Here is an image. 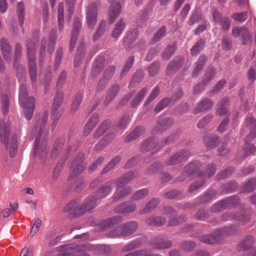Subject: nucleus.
I'll return each mask as SVG.
<instances>
[{"label":"nucleus","mask_w":256,"mask_h":256,"mask_svg":"<svg viewBox=\"0 0 256 256\" xmlns=\"http://www.w3.org/2000/svg\"><path fill=\"white\" fill-rule=\"evenodd\" d=\"M48 112H44L38 114L35 118L34 128L38 130V133L34 140L33 155L38 154L40 158L46 156L48 151L42 131L48 121Z\"/></svg>","instance_id":"1"},{"label":"nucleus","mask_w":256,"mask_h":256,"mask_svg":"<svg viewBox=\"0 0 256 256\" xmlns=\"http://www.w3.org/2000/svg\"><path fill=\"white\" fill-rule=\"evenodd\" d=\"M98 198L93 196L88 198L85 203L82 205L76 206L74 208L76 204V200H72L69 202L64 208V212H68L74 208V214L76 216L82 214L86 212H90L95 208L97 205V200Z\"/></svg>","instance_id":"2"},{"label":"nucleus","mask_w":256,"mask_h":256,"mask_svg":"<svg viewBox=\"0 0 256 256\" xmlns=\"http://www.w3.org/2000/svg\"><path fill=\"white\" fill-rule=\"evenodd\" d=\"M28 92L24 85H21L20 88L19 100L22 106L24 108V116L28 120L32 118V104L30 100H28Z\"/></svg>","instance_id":"3"},{"label":"nucleus","mask_w":256,"mask_h":256,"mask_svg":"<svg viewBox=\"0 0 256 256\" xmlns=\"http://www.w3.org/2000/svg\"><path fill=\"white\" fill-rule=\"evenodd\" d=\"M202 164L198 160L192 161L188 163L184 168L178 180L182 182L190 179V176L194 174L202 166Z\"/></svg>","instance_id":"4"},{"label":"nucleus","mask_w":256,"mask_h":256,"mask_svg":"<svg viewBox=\"0 0 256 256\" xmlns=\"http://www.w3.org/2000/svg\"><path fill=\"white\" fill-rule=\"evenodd\" d=\"M192 153L188 148L180 150L166 160V166H174L186 161L191 156Z\"/></svg>","instance_id":"5"},{"label":"nucleus","mask_w":256,"mask_h":256,"mask_svg":"<svg viewBox=\"0 0 256 256\" xmlns=\"http://www.w3.org/2000/svg\"><path fill=\"white\" fill-rule=\"evenodd\" d=\"M84 159V154L82 153L78 154L75 157L70 166L72 170L70 174V178L76 176L86 169V163L85 162Z\"/></svg>","instance_id":"6"},{"label":"nucleus","mask_w":256,"mask_h":256,"mask_svg":"<svg viewBox=\"0 0 256 256\" xmlns=\"http://www.w3.org/2000/svg\"><path fill=\"white\" fill-rule=\"evenodd\" d=\"M138 228V224L136 221H130L122 224L120 228L121 232H114L112 236L119 237L128 236L133 234Z\"/></svg>","instance_id":"7"},{"label":"nucleus","mask_w":256,"mask_h":256,"mask_svg":"<svg viewBox=\"0 0 256 256\" xmlns=\"http://www.w3.org/2000/svg\"><path fill=\"white\" fill-rule=\"evenodd\" d=\"M184 62V57L178 56L174 57L167 65L166 74L170 76L174 74L182 66Z\"/></svg>","instance_id":"8"},{"label":"nucleus","mask_w":256,"mask_h":256,"mask_svg":"<svg viewBox=\"0 0 256 256\" xmlns=\"http://www.w3.org/2000/svg\"><path fill=\"white\" fill-rule=\"evenodd\" d=\"M174 122V118L171 117L158 118L156 126L152 130L153 132H162L170 128L173 126Z\"/></svg>","instance_id":"9"},{"label":"nucleus","mask_w":256,"mask_h":256,"mask_svg":"<svg viewBox=\"0 0 256 256\" xmlns=\"http://www.w3.org/2000/svg\"><path fill=\"white\" fill-rule=\"evenodd\" d=\"M116 180L113 179L102 184L96 191L97 197L98 198H104L109 196L112 192Z\"/></svg>","instance_id":"10"},{"label":"nucleus","mask_w":256,"mask_h":256,"mask_svg":"<svg viewBox=\"0 0 256 256\" xmlns=\"http://www.w3.org/2000/svg\"><path fill=\"white\" fill-rule=\"evenodd\" d=\"M214 102L208 98H204L200 100L193 109V113L198 114L211 110L214 106Z\"/></svg>","instance_id":"11"},{"label":"nucleus","mask_w":256,"mask_h":256,"mask_svg":"<svg viewBox=\"0 0 256 256\" xmlns=\"http://www.w3.org/2000/svg\"><path fill=\"white\" fill-rule=\"evenodd\" d=\"M250 218V216L248 214L236 213L230 211L225 212L222 216V219L224 220H235L241 222L242 224H244L246 222H248Z\"/></svg>","instance_id":"12"},{"label":"nucleus","mask_w":256,"mask_h":256,"mask_svg":"<svg viewBox=\"0 0 256 256\" xmlns=\"http://www.w3.org/2000/svg\"><path fill=\"white\" fill-rule=\"evenodd\" d=\"M98 14L97 6L92 3L89 5L86 15V21L89 28L93 29L96 22Z\"/></svg>","instance_id":"13"},{"label":"nucleus","mask_w":256,"mask_h":256,"mask_svg":"<svg viewBox=\"0 0 256 256\" xmlns=\"http://www.w3.org/2000/svg\"><path fill=\"white\" fill-rule=\"evenodd\" d=\"M136 210V204L132 201H126L117 206L115 212L120 214H129L134 212Z\"/></svg>","instance_id":"14"},{"label":"nucleus","mask_w":256,"mask_h":256,"mask_svg":"<svg viewBox=\"0 0 256 256\" xmlns=\"http://www.w3.org/2000/svg\"><path fill=\"white\" fill-rule=\"evenodd\" d=\"M255 242L254 237L251 235H247L242 238L237 245L238 251H246L250 250Z\"/></svg>","instance_id":"15"},{"label":"nucleus","mask_w":256,"mask_h":256,"mask_svg":"<svg viewBox=\"0 0 256 256\" xmlns=\"http://www.w3.org/2000/svg\"><path fill=\"white\" fill-rule=\"evenodd\" d=\"M246 128L250 131V134L246 137V140H252L256 136V120L250 115H248L246 120Z\"/></svg>","instance_id":"16"},{"label":"nucleus","mask_w":256,"mask_h":256,"mask_svg":"<svg viewBox=\"0 0 256 256\" xmlns=\"http://www.w3.org/2000/svg\"><path fill=\"white\" fill-rule=\"evenodd\" d=\"M105 58L103 56H98L93 64L90 76L92 78H96L100 72L104 64Z\"/></svg>","instance_id":"17"},{"label":"nucleus","mask_w":256,"mask_h":256,"mask_svg":"<svg viewBox=\"0 0 256 256\" xmlns=\"http://www.w3.org/2000/svg\"><path fill=\"white\" fill-rule=\"evenodd\" d=\"M10 124L7 122L4 123L3 120H0V141L5 144L7 148L8 144Z\"/></svg>","instance_id":"18"},{"label":"nucleus","mask_w":256,"mask_h":256,"mask_svg":"<svg viewBox=\"0 0 256 256\" xmlns=\"http://www.w3.org/2000/svg\"><path fill=\"white\" fill-rule=\"evenodd\" d=\"M164 236H158L154 238L152 240V243L157 249L168 248L171 247L172 242L171 240H166Z\"/></svg>","instance_id":"19"},{"label":"nucleus","mask_w":256,"mask_h":256,"mask_svg":"<svg viewBox=\"0 0 256 256\" xmlns=\"http://www.w3.org/2000/svg\"><path fill=\"white\" fill-rule=\"evenodd\" d=\"M239 232L240 226L238 225H230L221 228L217 230V233H218L221 240L226 236L234 235Z\"/></svg>","instance_id":"20"},{"label":"nucleus","mask_w":256,"mask_h":256,"mask_svg":"<svg viewBox=\"0 0 256 256\" xmlns=\"http://www.w3.org/2000/svg\"><path fill=\"white\" fill-rule=\"evenodd\" d=\"M0 44L3 57L7 62H9L12 58V48L8 41L3 38L0 40Z\"/></svg>","instance_id":"21"},{"label":"nucleus","mask_w":256,"mask_h":256,"mask_svg":"<svg viewBox=\"0 0 256 256\" xmlns=\"http://www.w3.org/2000/svg\"><path fill=\"white\" fill-rule=\"evenodd\" d=\"M119 91L120 86L118 84H114L110 87L104 100V106H108L116 96Z\"/></svg>","instance_id":"22"},{"label":"nucleus","mask_w":256,"mask_h":256,"mask_svg":"<svg viewBox=\"0 0 256 256\" xmlns=\"http://www.w3.org/2000/svg\"><path fill=\"white\" fill-rule=\"evenodd\" d=\"M121 12V6L120 2L114 1L111 2L109 10V19L110 22H114L118 17Z\"/></svg>","instance_id":"23"},{"label":"nucleus","mask_w":256,"mask_h":256,"mask_svg":"<svg viewBox=\"0 0 256 256\" xmlns=\"http://www.w3.org/2000/svg\"><path fill=\"white\" fill-rule=\"evenodd\" d=\"M229 100L227 98H222L218 104V108L215 112L216 116H227L228 114Z\"/></svg>","instance_id":"24"},{"label":"nucleus","mask_w":256,"mask_h":256,"mask_svg":"<svg viewBox=\"0 0 256 256\" xmlns=\"http://www.w3.org/2000/svg\"><path fill=\"white\" fill-rule=\"evenodd\" d=\"M134 172L130 171L116 180V183L118 188H122L128 184L134 178Z\"/></svg>","instance_id":"25"},{"label":"nucleus","mask_w":256,"mask_h":256,"mask_svg":"<svg viewBox=\"0 0 256 256\" xmlns=\"http://www.w3.org/2000/svg\"><path fill=\"white\" fill-rule=\"evenodd\" d=\"M145 132L146 128L142 126H138L126 136L124 142L126 143L130 142L144 134Z\"/></svg>","instance_id":"26"},{"label":"nucleus","mask_w":256,"mask_h":256,"mask_svg":"<svg viewBox=\"0 0 256 256\" xmlns=\"http://www.w3.org/2000/svg\"><path fill=\"white\" fill-rule=\"evenodd\" d=\"M90 246L89 244L74 246L71 244L62 245L58 247L60 251H66L68 250H74L76 252H81L90 250Z\"/></svg>","instance_id":"27"},{"label":"nucleus","mask_w":256,"mask_h":256,"mask_svg":"<svg viewBox=\"0 0 256 256\" xmlns=\"http://www.w3.org/2000/svg\"><path fill=\"white\" fill-rule=\"evenodd\" d=\"M81 26L80 20L76 18L74 20V26L70 40V50L72 51L75 47L76 39L78 34L79 29Z\"/></svg>","instance_id":"28"},{"label":"nucleus","mask_w":256,"mask_h":256,"mask_svg":"<svg viewBox=\"0 0 256 256\" xmlns=\"http://www.w3.org/2000/svg\"><path fill=\"white\" fill-rule=\"evenodd\" d=\"M221 240L217 230L211 234L204 235L200 238V241L208 244L219 242Z\"/></svg>","instance_id":"29"},{"label":"nucleus","mask_w":256,"mask_h":256,"mask_svg":"<svg viewBox=\"0 0 256 256\" xmlns=\"http://www.w3.org/2000/svg\"><path fill=\"white\" fill-rule=\"evenodd\" d=\"M112 121L107 119L102 122L93 134L94 138L100 137L111 126Z\"/></svg>","instance_id":"30"},{"label":"nucleus","mask_w":256,"mask_h":256,"mask_svg":"<svg viewBox=\"0 0 256 256\" xmlns=\"http://www.w3.org/2000/svg\"><path fill=\"white\" fill-rule=\"evenodd\" d=\"M206 182V178L204 177L203 172H199L198 173V179L190 185L188 188V191L191 192H194V190L202 187Z\"/></svg>","instance_id":"31"},{"label":"nucleus","mask_w":256,"mask_h":256,"mask_svg":"<svg viewBox=\"0 0 256 256\" xmlns=\"http://www.w3.org/2000/svg\"><path fill=\"white\" fill-rule=\"evenodd\" d=\"M122 221V218L120 216H116L113 218L103 221L101 226L103 228H111L120 224Z\"/></svg>","instance_id":"32"},{"label":"nucleus","mask_w":256,"mask_h":256,"mask_svg":"<svg viewBox=\"0 0 256 256\" xmlns=\"http://www.w3.org/2000/svg\"><path fill=\"white\" fill-rule=\"evenodd\" d=\"M158 140L156 138H148L142 143L140 147V150L142 152H146L156 148Z\"/></svg>","instance_id":"33"},{"label":"nucleus","mask_w":256,"mask_h":256,"mask_svg":"<svg viewBox=\"0 0 256 256\" xmlns=\"http://www.w3.org/2000/svg\"><path fill=\"white\" fill-rule=\"evenodd\" d=\"M64 100V93L62 91H58L54 98L51 112H55L58 110Z\"/></svg>","instance_id":"34"},{"label":"nucleus","mask_w":256,"mask_h":256,"mask_svg":"<svg viewBox=\"0 0 256 256\" xmlns=\"http://www.w3.org/2000/svg\"><path fill=\"white\" fill-rule=\"evenodd\" d=\"M86 52V46L83 42H80L74 58V66H78L84 58Z\"/></svg>","instance_id":"35"},{"label":"nucleus","mask_w":256,"mask_h":256,"mask_svg":"<svg viewBox=\"0 0 256 256\" xmlns=\"http://www.w3.org/2000/svg\"><path fill=\"white\" fill-rule=\"evenodd\" d=\"M132 188L130 186H126L118 192H116L113 195L112 198L114 202H116L120 199L124 198L132 192Z\"/></svg>","instance_id":"36"},{"label":"nucleus","mask_w":256,"mask_h":256,"mask_svg":"<svg viewBox=\"0 0 256 256\" xmlns=\"http://www.w3.org/2000/svg\"><path fill=\"white\" fill-rule=\"evenodd\" d=\"M56 32V30H52L49 33L48 52L50 54H52L54 50L57 39Z\"/></svg>","instance_id":"37"},{"label":"nucleus","mask_w":256,"mask_h":256,"mask_svg":"<svg viewBox=\"0 0 256 256\" xmlns=\"http://www.w3.org/2000/svg\"><path fill=\"white\" fill-rule=\"evenodd\" d=\"M122 158L120 156H115L102 168L101 174H106L113 170L116 166L120 162Z\"/></svg>","instance_id":"38"},{"label":"nucleus","mask_w":256,"mask_h":256,"mask_svg":"<svg viewBox=\"0 0 256 256\" xmlns=\"http://www.w3.org/2000/svg\"><path fill=\"white\" fill-rule=\"evenodd\" d=\"M63 146L64 142L62 140H56L52 150L51 157L52 158L56 159L58 156L63 148Z\"/></svg>","instance_id":"39"},{"label":"nucleus","mask_w":256,"mask_h":256,"mask_svg":"<svg viewBox=\"0 0 256 256\" xmlns=\"http://www.w3.org/2000/svg\"><path fill=\"white\" fill-rule=\"evenodd\" d=\"M160 200L158 198H153L146 205L144 209L140 212V214L148 213L152 212L159 204Z\"/></svg>","instance_id":"40"},{"label":"nucleus","mask_w":256,"mask_h":256,"mask_svg":"<svg viewBox=\"0 0 256 256\" xmlns=\"http://www.w3.org/2000/svg\"><path fill=\"white\" fill-rule=\"evenodd\" d=\"M164 164L162 162H156L152 164L146 170V174L152 175L156 174L163 169Z\"/></svg>","instance_id":"41"},{"label":"nucleus","mask_w":256,"mask_h":256,"mask_svg":"<svg viewBox=\"0 0 256 256\" xmlns=\"http://www.w3.org/2000/svg\"><path fill=\"white\" fill-rule=\"evenodd\" d=\"M148 92V89L146 88H142L134 96L133 100L130 102L131 106L132 108L136 107L140 100L144 97Z\"/></svg>","instance_id":"42"},{"label":"nucleus","mask_w":256,"mask_h":256,"mask_svg":"<svg viewBox=\"0 0 256 256\" xmlns=\"http://www.w3.org/2000/svg\"><path fill=\"white\" fill-rule=\"evenodd\" d=\"M166 220L162 216H151L146 220V222L150 226H162L165 224Z\"/></svg>","instance_id":"43"},{"label":"nucleus","mask_w":256,"mask_h":256,"mask_svg":"<svg viewBox=\"0 0 256 256\" xmlns=\"http://www.w3.org/2000/svg\"><path fill=\"white\" fill-rule=\"evenodd\" d=\"M17 149V136L16 134H13L10 137V146L9 148V154L10 157L13 158L16 156Z\"/></svg>","instance_id":"44"},{"label":"nucleus","mask_w":256,"mask_h":256,"mask_svg":"<svg viewBox=\"0 0 256 256\" xmlns=\"http://www.w3.org/2000/svg\"><path fill=\"white\" fill-rule=\"evenodd\" d=\"M125 26L122 20V19L120 20L116 24L112 33V36L115 38H117L124 30Z\"/></svg>","instance_id":"45"},{"label":"nucleus","mask_w":256,"mask_h":256,"mask_svg":"<svg viewBox=\"0 0 256 256\" xmlns=\"http://www.w3.org/2000/svg\"><path fill=\"white\" fill-rule=\"evenodd\" d=\"M149 194V190L144 188L137 190L132 195V199L134 201H138L145 198Z\"/></svg>","instance_id":"46"},{"label":"nucleus","mask_w":256,"mask_h":256,"mask_svg":"<svg viewBox=\"0 0 256 256\" xmlns=\"http://www.w3.org/2000/svg\"><path fill=\"white\" fill-rule=\"evenodd\" d=\"M244 192H250L256 189V178H252L248 180L242 186Z\"/></svg>","instance_id":"47"},{"label":"nucleus","mask_w":256,"mask_h":256,"mask_svg":"<svg viewBox=\"0 0 256 256\" xmlns=\"http://www.w3.org/2000/svg\"><path fill=\"white\" fill-rule=\"evenodd\" d=\"M238 188V184L236 182L226 183L222 186L221 188V194H226L234 192Z\"/></svg>","instance_id":"48"},{"label":"nucleus","mask_w":256,"mask_h":256,"mask_svg":"<svg viewBox=\"0 0 256 256\" xmlns=\"http://www.w3.org/2000/svg\"><path fill=\"white\" fill-rule=\"evenodd\" d=\"M176 49V46L175 43L168 46L162 54V58L166 60L170 59L174 53Z\"/></svg>","instance_id":"49"},{"label":"nucleus","mask_w":256,"mask_h":256,"mask_svg":"<svg viewBox=\"0 0 256 256\" xmlns=\"http://www.w3.org/2000/svg\"><path fill=\"white\" fill-rule=\"evenodd\" d=\"M134 56H130L128 60L120 73V77L122 78L130 70L134 62Z\"/></svg>","instance_id":"50"},{"label":"nucleus","mask_w":256,"mask_h":256,"mask_svg":"<svg viewBox=\"0 0 256 256\" xmlns=\"http://www.w3.org/2000/svg\"><path fill=\"white\" fill-rule=\"evenodd\" d=\"M217 140V137L209 134L203 137V141L204 144L206 147L210 148H213L215 146Z\"/></svg>","instance_id":"51"},{"label":"nucleus","mask_w":256,"mask_h":256,"mask_svg":"<svg viewBox=\"0 0 256 256\" xmlns=\"http://www.w3.org/2000/svg\"><path fill=\"white\" fill-rule=\"evenodd\" d=\"M205 41L202 40H198L190 49V53L193 56H197L204 48Z\"/></svg>","instance_id":"52"},{"label":"nucleus","mask_w":256,"mask_h":256,"mask_svg":"<svg viewBox=\"0 0 256 256\" xmlns=\"http://www.w3.org/2000/svg\"><path fill=\"white\" fill-rule=\"evenodd\" d=\"M217 193L214 190H210L205 192L201 197V202L206 203L216 197Z\"/></svg>","instance_id":"53"},{"label":"nucleus","mask_w":256,"mask_h":256,"mask_svg":"<svg viewBox=\"0 0 256 256\" xmlns=\"http://www.w3.org/2000/svg\"><path fill=\"white\" fill-rule=\"evenodd\" d=\"M106 26V21L102 20L100 22L98 28L93 36V40H98L104 34Z\"/></svg>","instance_id":"54"},{"label":"nucleus","mask_w":256,"mask_h":256,"mask_svg":"<svg viewBox=\"0 0 256 256\" xmlns=\"http://www.w3.org/2000/svg\"><path fill=\"white\" fill-rule=\"evenodd\" d=\"M214 116L208 114L201 118L197 123L196 126L198 128H202L206 126L213 119Z\"/></svg>","instance_id":"55"},{"label":"nucleus","mask_w":256,"mask_h":256,"mask_svg":"<svg viewBox=\"0 0 256 256\" xmlns=\"http://www.w3.org/2000/svg\"><path fill=\"white\" fill-rule=\"evenodd\" d=\"M166 33V27L164 26L160 28L154 34L152 38V42L155 43L160 41L162 38H164Z\"/></svg>","instance_id":"56"},{"label":"nucleus","mask_w":256,"mask_h":256,"mask_svg":"<svg viewBox=\"0 0 256 256\" xmlns=\"http://www.w3.org/2000/svg\"><path fill=\"white\" fill-rule=\"evenodd\" d=\"M160 66V62L156 61L152 64L148 68L147 70L149 72L150 76H154L157 74L158 70Z\"/></svg>","instance_id":"57"},{"label":"nucleus","mask_w":256,"mask_h":256,"mask_svg":"<svg viewBox=\"0 0 256 256\" xmlns=\"http://www.w3.org/2000/svg\"><path fill=\"white\" fill-rule=\"evenodd\" d=\"M181 132L180 130H176L168 136L164 142V144L168 145L172 144L176 140L180 135Z\"/></svg>","instance_id":"58"},{"label":"nucleus","mask_w":256,"mask_h":256,"mask_svg":"<svg viewBox=\"0 0 256 256\" xmlns=\"http://www.w3.org/2000/svg\"><path fill=\"white\" fill-rule=\"evenodd\" d=\"M214 68L212 66H209L206 70L204 79L202 80L205 84H208L212 80L214 77Z\"/></svg>","instance_id":"59"},{"label":"nucleus","mask_w":256,"mask_h":256,"mask_svg":"<svg viewBox=\"0 0 256 256\" xmlns=\"http://www.w3.org/2000/svg\"><path fill=\"white\" fill-rule=\"evenodd\" d=\"M141 244V242L138 240L132 241L128 244L125 246L122 249L123 252H127L128 251L132 250L138 248Z\"/></svg>","instance_id":"60"},{"label":"nucleus","mask_w":256,"mask_h":256,"mask_svg":"<svg viewBox=\"0 0 256 256\" xmlns=\"http://www.w3.org/2000/svg\"><path fill=\"white\" fill-rule=\"evenodd\" d=\"M141 244V242L138 240L132 241L128 244L125 246L122 249L123 252H127L128 251L132 250L138 248Z\"/></svg>","instance_id":"61"},{"label":"nucleus","mask_w":256,"mask_h":256,"mask_svg":"<svg viewBox=\"0 0 256 256\" xmlns=\"http://www.w3.org/2000/svg\"><path fill=\"white\" fill-rule=\"evenodd\" d=\"M0 102L2 104V110L3 114L6 115L9 108V101L7 96L2 94L0 96Z\"/></svg>","instance_id":"62"},{"label":"nucleus","mask_w":256,"mask_h":256,"mask_svg":"<svg viewBox=\"0 0 256 256\" xmlns=\"http://www.w3.org/2000/svg\"><path fill=\"white\" fill-rule=\"evenodd\" d=\"M170 100L168 98L162 99L156 104L154 108V112L156 113H158L170 104Z\"/></svg>","instance_id":"63"},{"label":"nucleus","mask_w":256,"mask_h":256,"mask_svg":"<svg viewBox=\"0 0 256 256\" xmlns=\"http://www.w3.org/2000/svg\"><path fill=\"white\" fill-rule=\"evenodd\" d=\"M116 72V68L114 66H109L104 70L102 78L110 82Z\"/></svg>","instance_id":"64"}]
</instances>
